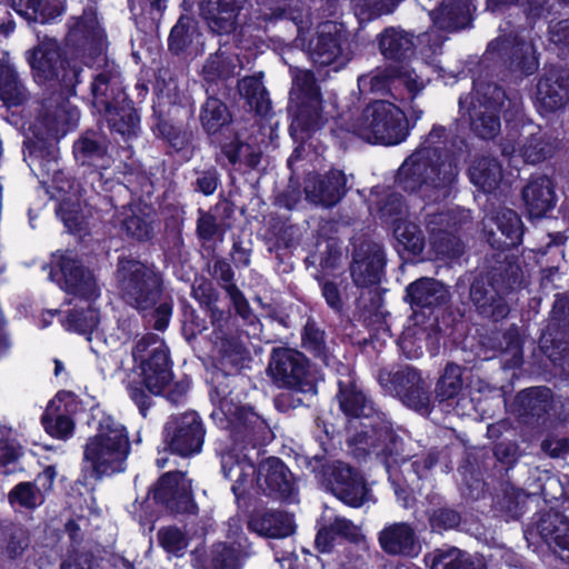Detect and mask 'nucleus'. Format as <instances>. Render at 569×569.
Segmentation results:
<instances>
[{
    "label": "nucleus",
    "mask_w": 569,
    "mask_h": 569,
    "mask_svg": "<svg viewBox=\"0 0 569 569\" xmlns=\"http://www.w3.org/2000/svg\"><path fill=\"white\" fill-rule=\"evenodd\" d=\"M446 138V129L435 126L420 148L406 159L397 176L402 189L420 190L429 199L435 194V200L448 197L458 171L452 160L441 152Z\"/></svg>",
    "instance_id": "nucleus-1"
},
{
    "label": "nucleus",
    "mask_w": 569,
    "mask_h": 569,
    "mask_svg": "<svg viewBox=\"0 0 569 569\" xmlns=\"http://www.w3.org/2000/svg\"><path fill=\"white\" fill-rule=\"evenodd\" d=\"M130 453L126 427L110 415L98 420L96 433L89 437L83 450L84 468L100 479L124 470Z\"/></svg>",
    "instance_id": "nucleus-2"
},
{
    "label": "nucleus",
    "mask_w": 569,
    "mask_h": 569,
    "mask_svg": "<svg viewBox=\"0 0 569 569\" xmlns=\"http://www.w3.org/2000/svg\"><path fill=\"white\" fill-rule=\"evenodd\" d=\"M94 107L104 111L112 130L126 138H131L139 130V116L132 104L127 101L117 71L107 70L94 77L91 86Z\"/></svg>",
    "instance_id": "nucleus-3"
},
{
    "label": "nucleus",
    "mask_w": 569,
    "mask_h": 569,
    "mask_svg": "<svg viewBox=\"0 0 569 569\" xmlns=\"http://www.w3.org/2000/svg\"><path fill=\"white\" fill-rule=\"evenodd\" d=\"M350 130L367 142L393 146L407 138L408 121L400 107L376 100L363 109Z\"/></svg>",
    "instance_id": "nucleus-4"
},
{
    "label": "nucleus",
    "mask_w": 569,
    "mask_h": 569,
    "mask_svg": "<svg viewBox=\"0 0 569 569\" xmlns=\"http://www.w3.org/2000/svg\"><path fill=\"white\" fill-rule=\"evenodd\" d=\"M116 279L123 299L139 310L152 308L161 297L160 274L140 261L119 259Z\"/></svg>",
    "instance_id": "nucleus-5"
},
{
    "label": "nucleus",
    "mask_w": 569,
    "mask_h": 569,
    "mask_svg": "<svg viewBox=\"0 0 569 569\" xmlns=\"http://www.w3.org/2000/svg\"><path fill=\"white\" fill-rule=\"evenodd\" d=\"M33 79L41 86L59 84L63 89H71L79 82V70L76 67H66L61 49L57 40L44 38L31 50L26 52Z\"/></svg>",
    "instance_id": "nucleus-6"
},
{
    "label": "nucleus",
    "mask_w": 569,
    "mask_h": 569,
    "mask_svg": "<svg viewBox=\"0 0 569 569\" xmlns=\"http://www.w3.org/2000/svg\"><path fill=\"white\" fill-rule=\"evenodd\" d=\"M293 86L290 91L289 111L293 119L292 133L310 131L321 123V98L315 76L309 70H292Z\"/></svg>",
    "instance_id": "nucleus-7"
},
{
    "label": "nucleus",
    "mask_w": 569,
    "mask_h": 569,
    "mask_svg": "<svg viewBox=\"0 0 569 569\" xmlns=\"http://www.w3.org/2000/svg\"><path fill=\"white\" fill-rule=\"evenodd\" d=\"M268 370L273 382L279 387L305 393H316V385L321 379L303 353L289 348H278L272 351Z\"/></svg>",
    "instance_id": "nucleus-8"
},
{
    "label": "nucleus",
    "mask_w": 569,
    "mask_h": 569,
    "mask_svg": "<svg viewBox=\"0 0 569 569\" xmlns=\"http://www.w3.org/2000/svg\"><path fill=\"white\" fill-rule=\"evenodd\" d=\"M132 357L139 363L144 386L153 395H159L171 381L168 349L163 340L154 333L141 337Z\"/></svg>",
    "instance_id": "nucleus-9"
},
{
    "label": "nucleus",
    "mask_w": 569,
    "mask_h": 569,
    "mask_svg": "<svg viewBox=\"0 0 569 569\" xmlns=\"http://www.w3.org/2000/svg\"><path fill=\"white\" fill-rule=\"evenodd\" d=\"M30 161L29 166L32 170L38 167L43 174H54L53 189L57 193L53 196L59 200L57 213L70 231L77 230L81 223L79 203L80 188L76 186L73 181H70L63 172L58 171L56 150L48 151L47 158L31 152Z\"/></svg>",
    "instance_id": "nucleus-10"
},
{
    "label": "nucleus",
    "mask_w": 569,
    "mask_h": 569,
    "mask_svg": "<svg viewBox=\"0 0 569 569\" xmlns=\"http://www.w3.org/2000/svg\"><path fill=\"white\" fill-rule=\"evenodd\" d=\"M427 80L408 67L396 72L391 68L377 69L358 79V87L365 93H381L390 90L391 96L400 101H412L426 87Z\"/></svg>",
    "instance_id": "nucleus-11"
},
{
    "label": "nucleus",
    "mask_w": 569,
    "mask_h": 569,
    "mask_svg": "<svg viewBox=\"0 0 569 569\" xmlns=\"http://www.w3.org/2000/svg\"><path fill=\"white\" fill-rule=\"evenodd\" d=\"M204 435L202 420L196 411L171 416L163 431L164 441L170 450L182 457L199 453Z\"/></svg>",
    "instance_id": "nucleus-12"
},
{
    "label": "nucleus",
    "mask_w": 569,
    "mask_h": 569,
    "mask_svg": "<svg viewBox=\"0 0 569 569\" xmlns=\"http://www.w3.org/2000/svg\"><path fill=\"white\" fill-rule=\"evenodd\" d=\"M322 482L346 505L359 507L365 501L367 488L363 478L345 462L333 461L323 466Z\"/></svg>",
    "instance_id": "nucleus-13"
},
{
    "label": "nucleus",
    "mask_w": 569,
    "mask_h": 569,
    "mask_svg": "<svg viewBox=\"0 0 569 569\" xmlns=\"http://www.w3.org/2000/svg\"><path fill=\"white\" fill-rule=\"evenodd\" d=\"M378 380L388 393L399 397L408 407L416 410L427 407L428 396L416 369L407 366L395 372L381 370Z\"/></svg>",
    "instance_id": "nucleus-14"
},
{
    "label": "nucleus",
    "mask_w": 569,
    "mask_h": 569,
    "mask_svg": "<svg viewBox=\"0 0 569 569\" xmlns=\"http://www.w3.org/2000/svg\"><path fill=\"white\" fill-rule=\"evenodd\" d=\"M51 263L60 269L62 274L61 288L73 296L91 300L99 296L93 274L83 268L71 254H54Z\"/></svg>",
    "instance_id": "nucleus-15"
},
{
    "label": "nucleus",
    "mask_w": 569,
    "mask_h": 569,
    "mask_svg": "<svg viewBox=\"0 0 569 569\" xmlns=\"http://www.w3.org/2000/svg\"><path fill=\"white\" fill-rule=\"evenodd\" d=\"M152 498L174 512H193L191 481L182 472H167L150 491Z\"/></svg>",
    "instance_id": "nucleus-16"
},
{
    "label": "nucleus",
    "mask_w": 569,
    "mask_h": 569,
    "mask_svg": "<svg viewBox=\"0 0 569 569\" xmlns=\"http://www.w3.org/2000/svg\"><path fill=\"white\" fill-rule=\"evenodd\" d=\"M220 410L230 421L234 446L244 442L256 447L267 432L264 421L250 408L236 406L224 399L221 401Z\"/></svg>",
    "instance_id": "nucleus-17"
},
{
    "label": "nucleus",
    "mask_w": 569,
    "mask_h": 569,
    "mask_svg": "<svg viewBox=\"0 0 569 569\" xmlns=\"http://www.w3.org/2000/svg\"><path fill=\"white\" fill-rule=\"evenodd\" d=\"M485 101L473 103L471 128L483 139L493 138L500 131L499 108L503 104L505 92L496 84H488L483 92Z\"/></svg>",
    "instance_id": "nucleus-18"
},
{
    "label": "nucleus",
    "mask_w": 569,
    "mask_h": 569,
    "mask_svg": "<svg viewBox=\"0 0 569 569\" xmlns=\"http://www.w3.org/2000/svg\"><path fill=\"white\" fill-rule=\"evenodd\" d=\"M257 483L269 496L289 502L296 500V489L291 473L283 462L276 457H270L260 463Z\"/></svg>",
    "instance_id": "nucleus-19"
},
{
    "label": "nucleus",
    "mask_w": 569,
    "mask_h": 569,
    "mask_svg": "<svg viewBox=\"0 0 569 569\" xmlns=\"http://www.w3.org/2000/svg\"><path fill=\"white\" fill-rule=\"evenodd\" d=\"M42 107L39 124L54 139L64 136L79 120V111L61 93L47 98Z\"/></svg>",
    "instance_id": "nucleus-20"
},
{
    "label": "nucleus",
    "mask_w": 569,
    "mask_h": 569,
    "mask_svg": "<svg viewBox=\"0 0 569 569\" xmlns=\"http://www.w3.org/2000/svg\"><path fill=\"white\" fill-rule=\"evenodd\" d=\"M307 198L325 207L335 206L346 192V177L342 171L331 170L323 177H313L305 187Z\"/></svg>",
    "instance_id": "nucleus-21"
},
{
    "label": "nucleus",
    "mask_w": 569,
    "mask_h": 569,
    "mask_svg": "<svg viewBox=\"0 0 569 569\" xmlns=\"http://www.w3.org/2000/svg\"><path fill=\"white\" fill-rule=\"evenodd\" d=\"M98 322V310L92 308L91 305H88L86 310H74L69 312L63 320V327L69 331L86 335L91 350L97 355H103L106 349L104 346H107L108 342L102 338V333L97 329Z\"/></svg>",
    "instance_id": "nucleus-22"
},
{
    "label": "nucleus",
    "mask_w": 569,
    "mask_h": 569,
    "mask_svg": "<svg viewBox=\"0 0 569 569\" xmlns=\"http://www.w3.org/2000/svg\"><path fill=\"white\" fill-rule=\"evenodd\" d=\"M538 531L553 552L569 562V521L559 512H549L540 519Z\"/></svg>",
    "instance_id": "nucleus-23"
},
{
    "label": "nucleus",
    "mask_w": 569,
    "mask_h": 569,
    "mask_svg": "<svg viewBox=\"0 0 569 569\" xmlns=\"http://www.w3.org/2000/svg\"><path fill=\"white\" fill-rule=\"evenodd\" d=\"M71 400L70 393L60 392L49 402L42 416V425L50 436L66 440L72 435L74 422L67 416V406Z\"/></svg>",
    "instance_id": "nucleus-24"
},
{
    "label": "nucleus",
    "mask_w": 569,
    "mask_h": 569,
    "mask_svg": "<svg viewBox=\"0 0 569 569\" xmlns=\"http://www.w3.org/2000/svg\"><path fill=\"white\" fill-rule=\"evenodd\" d=\"M470 297L478 310L495 320L505 318L509 307L496 286L485 279H476L471 284Z\"/></svg>",
    "instance_id": "nucleus-25"
},
{
    "label": "nucleus",
    "mask_w": 569,
    "mask_h": 569,
    "mask_svg": "<svg viewBox=\"0 0 569 569\" xmlns=\"http://www.w3.org/2000/svg\"><path fill=\"white\" fill-rule=\"evenodd\" d=\"M522 198L532 218L542 217L556 203L551 180L547 176L532 178L523 188Z\"/></svg>",
    "instance_id": "nucleus-26"
},
{
    "label": "nucleus",
    "mask_w": 569,
    "mask_h": 569,
    "mask_svg": "<svg viewBox=\"0 0 569 569\" xmlns=\"http://www.w3.org/2000/svg\"><path fill=\"white\" fill-rule=\"evenodd\" d=\"M242 3L243 0H206L202 13L213 31L229 33L236 27Z\"/></svg>",
    "instance_id": "nucleus-27"
},
{
    "label": "nucleus",
    "mask_w": 569,
    "mask_h": 569,
    "mask_svg": "<svg viewBox=\"0 0 569 569\" xmlns=\"http://www.w3.org/2000/svg\"><path fill=\"white\" fill-rule=\"evenodd\" d=\"M379 543L389 555L416 553L415 530L406 522L386 526L379 533Z\"/></svg>",
    "instance_id": "nucleus-28"
},
{
    "label": "nucleus",
    "mask_w": 569,
    "mask_h": 569,
    "mask_svg": "<svg viewBox=\"0 0 569 569\" xmlns=\"http://www.w3.org/2000/svg\"><path fill=\"white\" fill-rule=\"evenodd\" d=\"M249 529L268 538H286L295 530L293 518L281 511H263L252 515Z\"/></svg>",
    "instance_id": "nucleus-29"
},
{
    "label": "nucleus",
    "mask_w": 569,
    "mask_h": 569,
    "mask_svg": "<svg viewBox=\"0 0 569 569\" xmlns=\"http://www.w3.org/2000/svg\"><path fill=\"white\" fill-rule=\"evenodd\" d=\"M407 298L412 306L431 308L448 302V289L431 278H421L407 287Z\"/></svg>",
    "instance_id": "nucleus-30"
},
{
    "label": "nucleus",
    "mask_w": 569,
    "mask_h": 569,
    "mask_svg": "<svg viewBox=\"0 0 569 569\" xmlns=\"http://www.w3.org/2000/svg\"><path fill=\"white\" fill-rule=\"evenodd\" d=\"M470 13V0H443L437 11L430 12V17L439 29L455 31L469 24Z\"/></svg>",
    "instance_id": "nucleus-31"
},
{
    "label": "nucleus",
    "mask_w": 569,
    "mask_h": 569,
    "mask_svg": "<svg viewBox=\"0 0 569 569\" xmlns=\"http://www.w3.org/2000/svg\"><path fill=\"white\" fill-rule=\"evenodd\" d=\"M385 264V254L378 247L372 248L366 256L356 252L351 266V276L359 287H368L380 280Z\"/></svg>",
    "instance_id": "nucleus-32"
},
{
    "label": "nucleus",
    "mask_w": 569,
    "mask_h": 569,
    "mask_svg": "<svg viewBox=\"0 0 569 569\" xmlns=\"http://www.w3.org/2000/svg\"><path fill=\"white\" fill-rule=\"evenodd\" d=\"M332 29H336V27L331 22L325 23L312 48L311 58L317 64L329 66L341 58L342 49L340 39L332 32Z\"/></svg>",
    "instance_id": "nucleus-33"
},
{
    "label": "nucleus",
    "mask_w": 569,
    "mask_h": 569,
    "mask_svg": "<svg viewBox=\"0 0 569 569\" xmlns=\"http://www.w3.org/2000/svg\"><path fill=\"white\" fill-rule=\"evenodd\" d=\"M557 147L556 139L538 129L525 139L518 151L526 162L538 163L551 157Z\"/></svg>",
    "instance_id": "nucleus-34"
},
{
    "label": "nucleus",
    "mask_w": 569,
    "mask_h": 569,
    "mask_svg": "<svg viewBox=\"0 0 569 569\" xmlns=\"http://www.w3.org/2000/svg\"><path fill=\"white\" fill-rule=\"evenodd\" d=\"M221 470L223 476L233 482L232 490L236 492L251 478L256 468L244 456H240L234 449L224 451L221 455Z\"/></svg>",
    "instance_id": "nucleus-35"
},
{
    "label": "nucleus",
    "mask_w": 569,
    "mask_h": 569,
    "mask_svg": "<svg viewBox=\"0 0 569 569\" xmlns=\"http://www.w3.org/2000/svg\"><path fill=\"white\" fill-rule=\"evenodd\" d=\"M393 236L396 239L395 247L400 256H417L422 252L425 237L416 223L406 220H397Z\"/></svg>",
    "instance_id": "nucleus-36"
},
{
    "label": "nucleus",
    "mask_w": 569,
    "mask_h": 569,
    "mask_svg": "<svg viewBox=\"0 0 569 569\" xmlns=\"http://www.w3.org/2000/svg\"><path fill=\"white\" fill-rule=\"evenodd\" d=\"M379 49L383 57L399 60L412 52L413 38L402 29L387 28L379 36Z\"/></svg>",
    "instance_id": "nucleus-37"
},
{
    "label": "nucleus",
    "mask_w": 569,
    "mask_h": 569,
    "mask_svg": "<svg viewBox=\"0 0 569 569\" xmlns=\"http://www.w3.org/2000/svg\"><path fill=\"white\" fill-rule=\"evenodd\" d=\"M471 182L486 192L495 190L502 178L500 163L493 159L483 157L473 162L469 169Z\"/></svg>",
    "instance_id": "nucleus-38"
},
{
    "label": "nucleus",
    "mask_w": 569,
    "mask_h": 569,
    "mask_svg": "<svg viewBox=\"0 0 569 569\" xmlns=\"http://www.w3.org/2000/svg\"><path fill=\"white\" fill-rule=\"evenodd\" d=\"M339 403L341 410L350 417H368L372 411L370 402L355 382L339 381Z\"/></svg>",
    "instance_id": "nucleus-39"
},
{
    "label": "nucleus",
    "mask_w": 569,
    "mask_h": 569,
    "mask_svg": "<svg viewBox=\"0 0 569 569\" xmlns=\"http://www.w3.org/2000/svg\"><path fill=\"white\" fill-rule=\"evenodd\" d=\"M12 9L27 20L48 21L60 16L62 4L59 0H11Z\"/></svg>",
    "instance_id": "nucleus-40"
},
{
    "label": "nucleus",
    "mask_w": 569,
    "mask_h": 569,
    "mask_svg": "<svg viewBox=\"0 0 569 569\" xmlns=\"http://www.w3.org/2000/svg\"><path fill=\"white\" fill-rule=\"evenodd\" d=\"M28 98V91L20 81L14 68L10 64H0V100L7 107H16Z\"/></svg>",
    "instance_id": "nucleus-41"
},
{
    "label": "nucleus",
    "mask_w": 569,
    "mask_h": 569,
    "mask_svg": "<svg viewBox=\"0 0 569 569\" xmlns=\"http://www.w3.org/2000/svg\"><path fill=\"white\" fill-rule=\"evenodd\" d=\"M29 542L30 537L26 528L9 523L3 526L0 532V553L8 559H17L23 555Z\"/></svg>",
    "instance_id": "nucleus-42"
},
{
    "label": "nucleus",
    "mask_w": 569,
    "mask_h": 569,
    "mask_svg": "<svg viewBox=\"0 0 569 569\" xmlns=\"http://www.w3.org/2000/svg\"><path fill=\"white\" fill-rule=\"evenodd\" d=\"M122 229L126 233L138 240H147L152 233V218L140 206H129L123 209Z\"/></svg>",
    "instance_id": "nucleus-43"
},
{
    "label": "nucleus",
    "mask_w": 569,
    "mask_h": 569,
    "mask_svg": "<svg viewBox=\"0 0 569 569\" xmlns=\"http://www.w3.org/2000/svg\"><path fill=\"white\" fill-rule=\"evenodd\" d=\"M569 98L568 88L549 77L541 79L537 86V99L546 111H555L562 108Z\"/></svg>",
    "instance_id": "nucleus-44"
},
{
    "label": "nucleus",
    "mask_w": 569,
    "mask_h": 569,
    "mask_svg": "<svg viewBox=\"0 0 569 569\" xmlns=\"http://www.w3.org/2000/svg\"><path fill=\"white\" fill-rule=\"evenodd\" d=\"M468 218L469 212L466 210L428 212L426 216V228L433 241L437 242L440 233H451L458 224H461Z\"/></svg>",
    "instance_id": "nucleus-45"
},
{
    "label": "nucleus",
    "mask_w": 569,
    "mask_h": 569,
    "mask_svg": "<svg viewBox=\"0 0 569 569\" xmlns=\"http://www.w3.org/2000/svg\"><path fill=\"white\" fill-rule=\"evenodd\" d=\"M8 500L14 509L34 510L44 502V495L36 482H20L8 493Z\"/></svg>",
    "instance_id": "nucleus-46"
},
{
    "label": "nucleus",
    "mask_w": 569,
    "mask_h": 569,
    "mask_svg": "<svg viewBox=\"0 0 569 569\" xmlns=\"http://www.w3.org/2000/svg\"><path fill=\"white\" fill-rule=\"evenodd\" d=\"M239 92L258 113L266 114L270 109L268 92L259 77H246L239 81Z\"/></svg>",
    "instance_id": "nucleus-47"
},
{
    "label": "nucleus",
    "mask_w": 569,
    "mask_h": 569,
    "mask_svg": "<svg viewBox=\"0 0 569 569\" xmlns=\"http://www.w3.org/2000/svg\"><path fill=\"white\" fill-rule=\"evenodd\" d=\"M230 120L231 116L222 101L212 97L207 99L201 108L200 121L208 133L218 132Z\"/></svg>",
    "instance_id": "nucleus-48"
},
{
    "label": "nucleus",
    "mask_w": 569,
    "mask_h": 569,
    "mask_svg": "<svg viewBox=\"0 0 569 569\" xmlns=\"http://www.w3.org/2000/svg\"><path fill=\"white\" fill-rule=\"evenodd\" d=\"M238 62L239 60L236 56L226 54V52L220 50L208 58L202 72L208 81L227 79L238 72Z\"/></svg>",
    "instance_id": "nucleus-49"
},
{
    "label": "nucleus",
    "mask_w": 569,
    "mask_h": 569,
    "mask_svg": "<svg viewBox=\"0 0 569 569\" xmlns=\"http://www.w3.org/2000/svg\"><path fill=\"white\" fill-rule=\"evenodd\" d=\"M431 569H485V567L475 566L468 553L449 547L435 551Z\"/></svg>",
    "instance_id": "nucleus-50"
},
{
    "label": "nucleus",
    "mask_w": 569,
    "mask_h": 569,
    "mask_svg": "<svg viewBox=\"0 0 569 569\" xmlns=\"http://www.w3.org/2000/svg\"><path fill=\"white\" fill-rule=\"evenodd\" d=\"M462 389V367L456 363H448L440 377L436 396L440 400L451 399L459 395Z\"/></svg>",
    "instance_id": "nucleus-51"
},
{
    "label": "nucleus",
    "mask_w": 569,
    "mask_h": 569,
    "mask_svg": "<svg viewBox=\"0 0 569 569\" xmlns=\"http://www.w3.org/2000/svg\"><path fill=\"white\" fill-rule=\"evenodd\" d=\"M496 224L509 242L507 247L520 242L522 237V224L519 216L511 209H501L495 217Z\"/></svg>",
    "instance_id": "nucleus-52"
},
{
    "label": "nucleus",
    "mask_w": 569,
    "mask_h": 569,
    "mask_svg": "<svg viewBox=\"0 0 569 569\" xmlns=\"http://www.w3.org/2000/svg\"><path fill=\"white\" fill-rule=\"evenodd\" d=\"M202 569H240L238 551L224 543H217Z\"/></svg>",
    "instance_id": "nucleus-53"
},
{
    "label": "nucleus",
    "mask_w": 569,
    "mask_h": 569,
    "mask_svg": "<svg viewBox=\"0 0 569 569\" xmlns=\"http://www.w3.org/2000/svg\"><path fill=\"white\" fill-rule=\"evenodd\" d=\"M222 153L228 158L231 164L244 163L253 168L260 161L259 153L253 152L249 144L242 143L238 139L226 143L222 147Z\"/></svg>",
    "instance_id": "nucleus-54"
},
{
    "label": "nucleus",
    "mask_w": 569,
    "mask_h": 569,
    "mask_svg": "<svg viewBox=\"0 0 569 569\" xmlns=\"http://www.w3.org/2000/svg\"><path fill=\"white\" fill-rule=\"evenodd\" d=\"M158 540L160 546L176 557H181L187 547L188 539L186 535L176 527L162 528L158 531Z\"/></svg>",
    "instance_id": "nucleus-55"
},
{
    "label": "nucleus",
    "mask_w": 569,
    "mask_h": 569,
    "mask_svg": "<svg viewBox=\"0 0 569 569\" xmlns=\"http://www.w3.org/2000/svg\"><path fill=\"white\" fill-rule=\"evenodd\" d=\"M76 159L81 164H92L94 160L104 154L103 147L94 139L86 136L80 138L73 146Z\"/></svg>",
    "instance_id": "nucleus-56"
},
{
    "label": "nucleus",
    "mask_w": 569,
    "mask_h": 569,
    "mask_svg": "<svg viewBox=\"0 0 569 569\" xmlns=\"http://www.w3.org/2000/svg\"><path fill=\"white\" fill-rule=\"evenodd\" d=\"M302 342L307 350L312 352L316 357L322 358L323 361L328 363L323 332L316 326L315 322L308 321L306 323Z\"/></svg>",
    "instance_id": "nucleus-57"
},
{
    "label": "nucleus",
    "mask_w": 569,
    "mask_h": 569,
    "mask_svg": "<svg viewBox=\"0 0 569 569\" xmlns=\"http://www.w3.org/2000/svg\"><path fill=\"white\" fill-rule=\"evenodd\" d=\"M528 495L518 488H510L506 490L502 500L500 501L501 509L511 519H518L523 512V507L528 499Z\"/></svg>",
    "instance_id": "nucleus-58"
},
{
    "label": "nucleus",
    "mask_w": 569,
    "mask_h": 569,
    "mask_svg": "<svg viewBox=\"0 0 569 569\" xmlns=\"http://www.w3.org/2000/svg\"><path fill=\"white\" fill-rule=\"evenodd\" d=\"M460 522L458 512L451 509L441 508L435 510L430 517V526L433 531L441 532L457 527Z\"/></svg>",
    "instance_id": "nucleus-59"
},
{
    "label": "nucleus",
    "mask_w": 569,
    "mask_h": 569,
    "mask_svg": "<svg viewBox=\"0 0 569 569\" xmlns=\"http://www.w3.org/2000/svg\"><path fill=\"white\" fill-rule=\"evenodd\" d=\"M330 525L337 537H343L350 541H359L363 538L359 527L346 518L336 517Z\"/></svg>",
    "instance_id": "nucleus-60"
},
{
    "label": "nucleus",
    "mask_w": 569,
    "mask_h": 569,
    "mask_svg": "<svg viewBox=\"0 0 569 569\" xmlns=\"http://www.w3.org/2000/svg\"><path fill=\"white\" fill-rule=\"evenodd\" d=\"M157 303L158 306L151 313V319L149 321L152 322L156 330L163 331L168 327L171 318L172 303L167 300H161V298Z\"/></svg>",
    "instance_id": "nucleus-61"
},
{
    "label": "nucleus",
    "mask_w": 569,
    "mask_h": 569,
    "mask_svg": "<svg viewBox=\"0 0 569 569\" xmlns=\"http://www.w3.org/2000/svg\"><path fill=\"white\" fill-rule=\"evenodd\" d=\"M197 231L201 239L207 241L211 240L220 231L216 217L211 213L200 211L197 221Z\"/></svg>",
    "instance_id": "nucleus-62"
},
{
    "label": "nucleus",
    "mask_w": 569,
    "mask_h": 569,
    "mask_svg": "<svg viewBox=\"0 0 569 569\" xmlns=\"http://www.w3.org/2000/svg\"><path fill=\"white\" fill-rule=\"evenodd\" d=\"M519 51L521 52V59L515 61L516 67L526 74L533 73L538 68V61L533 54V48L530 43L521 44Z\"/></svg>",
    "instance_id": "nucleus-63"
},
{
    "label": "nucleus",
    "mask_w": 569,
    "mask_h": 569,
    "mask_svg": "<svg viewBox=\"0 0 569 569\" xmlns=\"http://www.w3.org/2000/svg\"><path fill=\"white\" fill-rule=\"evenodd\" d=\"M60 569H91V556L84 552L70 553L62 561Z\"/></svg>",
    "instance_id": "nucleus-64"
}]
</instances>
